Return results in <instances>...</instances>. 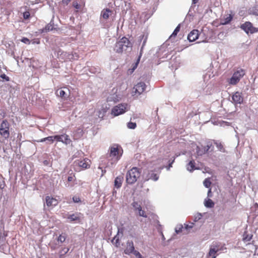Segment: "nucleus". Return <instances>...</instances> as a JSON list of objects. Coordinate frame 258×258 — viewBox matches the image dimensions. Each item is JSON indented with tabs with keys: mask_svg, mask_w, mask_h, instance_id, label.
<instances>
[{
	"mask_svg": "<svg viewBox=\"0 0 258 258\" xmlns=\"http://www.w3.org/2000/svg\"><path fill=\"white\" fill-rule=\"evenodd\" d=\"M122 154V150L120 151L117 146L110 148L109 153L107 155V159L111 165L116 164L120 159Z\"/></svg>",
	"mask_w": 258,
	"mask_h": 258,
	"instance_id": "f257e3e1",
	"label": "nucleus"
},
{
	"mask_svg": "<svg viewBox=\"0 0 258 258\" xmlns=\"http://www.w3.org/2000/svg\"><path fill=\"white\" fill-rule=\"evenodd\" d=\"M142 170L136 167H134L127 171L126 175V181L128 184H132L135 183L141 175Z\"/></svg>",
	"mask_w": 258,
	"mask_h": 258,
	"instance_id": "f03ea898",
	"label": "nucleus"
},
{
	"mask_svg": "<svg viewBox=\"0 0 258 258\" xmlns=\"http://www.w3.org/2000/svg\"><path fill=\"white\" fill-rule=\"evenodd\" d=\"M131 47L132 44L129 39L125 37H123L116 42L114 50L118 53H121L124 51H126L128 48Z\"/></svg>",
	"mask_w": 258,
	"mask_h": 258,
	"instance_id": "7ed1b4c3",
	"label": "nucleus"
},
{
	"mask_svg": "<svg viewBox=\"0 0 258 258\" xmlns=\"http://www.w3.org/2000/svg\"><path fill=\"white\" fill-rule=\"evenodd\" d=\"M245 70L241 68H238L233 73L231 78L228 79V82L230 85H236L241 79L245 75Z\"/></svg>",
	"mask_w": 258,
	"mask_h": 258,
	"instance_id": "20e7f679",
	"label": "nucleus"
},
{
	"mask_svg": "<svg viewBox=\"0 0 258 258\" xmlns=\"http://www.w3.org/2000/svg\"><path fill=\"white\" fill-rule=\"evenodd\" d=\"M130 108V106L127 103H120L114 106L111 109V114L113 116H117L124 113Z\"/></svg>",
	"mask_w": 258,
	"mask_h": 258,
	"instance_id": "39448f33",
	"label": "nucleus"
},
{
	"mask_svg": "<svg viewBox=\"0 0 258 258\" xmlns=\"http://www.w3.org/2000/svg\"><path fill=\"white\" fill-rule=\"evenodd\" d=\"M226 249L224 247V244L221 245L219 242H215L213 243L211 246L209 252L207 255L208 258H216L217 256V252L220 250H223Z\"/></svg>",
	"mask_w": 258,
	"mask_h": 258,
	"instance_id": "423d86ee",
	"label": "nucleus"
},
{
	"mask_svg": "<svg viewBox=\"0 0 258 258\" xmlns=\"http://www.w3.org/2000/svg\"><path fill=\"white\" fill-rule=\"evenodd\" d=\"M10 124L7 119L3 120L0 125V135L6 140L10 137Z\"/></svg>",
	"mask_w": 258,
	"mask_h": 258,
	"instance_id": "0eeeda50",
	"label": "nucleus"
},
{
	"mask_svg": "<svg viewBox=\"0 0 258 258\" xmlns=\"http://www.w3.org/2000/svg\"><path fill=\"white\" fill-rule=\"evenodd\" d=\"M240 28L247 34H253L258 32V28L255 27L250 22H245L240 26Z\"/></svg>",
	"mask_w": 258,
	"mask_h": 258,
	"instance_id": "6e6552de",
	"label": "nucleus"
},
{
	"mask_svg": "<svg viewBox=\"0 0 258 258\" xmlns=\"http://www.w3.org/2000/svg\"><path fill=\"white\" fill-rule=\"evenodd\" d=\"M146 85L144 82H140L136 84L133 88L132 95L133 96L138 97L142 94L145 91Z\"/></svg>",
	"mask_w": 258,
	"mask_h": 258,
	"instance_id": "1a4fd4ad",
	"label": "nucleus"
},
{
	"mask_svg": "<svg viewBox=\"0 0 258 258\" xmlns=\"http://www.w3.org/2000/svg\"><path fill=\"white\" fill-rule=\"evenodd\" d=\"M76 166H78L81 167L82 169L84 170L88 169L90 167L91 161L87 158H84L82 160H77L74 162Z\"/></svg>",
	"mask_w": 258,
	"mask_h": 258,
	"instance_id": "9d476101",
	"label": "nucleus"
},
{
	"mask_svg": "<svg viewBox=\"0 0 258 258\" xmlns=\"http://www.w3.org/2000/svg\"><path fill=\"white\" fill-rule=\"evenodd\" d=\"M132 205L134 208V211L140 216L147 218L148 215L145 210H143L140 204L137 202H134Z\"/></svg>",
	"mask_w": 258,
	"mask_h": 258,
	"instance_id": "9b49d317",
	"label": "nucleus"
},
{
	"mask_svg": "<svg viewBox=\"0 0 258 258\" xmlns=\"http://www.w3.org/2000/svg\"><path fill=\"white\" fill-rule=\"evenodd\" d=\"M54 139L57 142H61L66 145L70 144L72 142L69 136L66 134L54 136Z\"/></svg>",
	"mask_w": 258,
	"mask_h": 258,
	"instance_id": "f8f14e48",
	"label": "nucleus"
},
{
	"mask_svg": "<svg viewBox=\"0 0 258 258\" xmlns=\"http://www.w3.org/2000/svg\"><path fill=\"white\" fill-rule=\"evenodd\" d=\"M158 178L159 176L153 171H149L147 173H145L144 175L145 181H148L150 179L156 181Z\"/></svg>",
	"mask_w": 258,
	"mask_h": 258,
	"instance_id": "ddd939ff",
	"label": "nucleus"
},
{
	"mask_svg": "<svg viewBox=\"0 0 258 258\" xmlns=\"http://www.w3.org/2000/svg\"><path fill=\"white\" fill-rule=\"evenodd\" d=\"M46 204L48 207H53L58 204V201L55 199L50 196H46L45 198Z\"/></svg>",
	"mask_w": 258,
	"mask_h": 258,
	"instance_id": "4468645a",
	"label": "nucleus"
},
{
	"mask_svg": "<svg viewBox=\"0 0 258 258\" xmlns=\"http://www.w3.org/2000/svg\"><path fill=\"white\" fill-rule=\"evenodd\" d=\"M199 30L194 29L188 34L187 39L190 42L195 41L199 38Z\"/></svg>",
	"mask_w": 258,
	"mask_h": 258,
	"instance_id": "2eb2a0df",
	"label": "nucleus"
},
{
	"mask_svg": "<svg viewBox=\"0 0 258 258\" xmlns=\"http://www.w3.org/2000/svg\"><path fill=\"white\" fill-rule=\"evenodd\" d=\"M135 250L133 242L132 241H127L126 247L124 250V253L126 254H130L131 253H133Z\"/></svg>",
	"mask_w": 258,
	"mask_h": 258,
	"instance_id": "dca6fc26",
	"label": "nucleus"
},
{
	"mask_svg": "<svg viewBox=\"0 0 258 258\" xmlns=\"http://www.w3.org/2000/svg\"><path fill=\"white\" fill-rule=\"evenodd\" d=\"M232 100L235 104H241L243 102V97L241 93L239 92H236L232 97Z\"/></svg>",
	"mask_w": 258,
	"mask_h": 258,
	"instance_id": "f3484780",
	"label": "nucleus"
},
{
	"mask_svg": "<svg viewBox=\"0 0 258 258\" xmlns=\"http://www.w3.org/2000/svg\"><path fill=\"white\" fill-rule=\"evenodd\" d=\"M112 11L109 9H103L101 13V16L105 20L109 18V16L112 14Z\"/></svg>",
	"mask_w": 258,
	"mask_h": 258,
	"instance_id": "a211bd4d",
	"label": "nucleus"
},
{
	"mask_svg": "<svg viewBox=\"0 0 258 258\" xmlns=\"http://www.w3.org/2000/svg\"><path fill=\"white\" fill-rule=\"evenodd\" d=\"M120 99L119 96L115 93L110 95L107 98V102H113L116 103L118 102Z\"/></svg>",
	"mask_w": 258,
	"mask_h": 258,
	"instance_id": "6ab92c4d",
	"label": "nucleus"
},
{
	"mask_svg": "<svg viewBox=\"0 0 258 258\" xmlns=\"http://www.w3.org/2000/svg\"><path fill=\"white\" fill-rule=\"evenodd\" d=\"M123 180L122 176H117L114 180V187L116 188H119L121 186L122 182Z\"/></svg>",
	"mask_w": 258,
	"mask_h": 258,
	"instance_id": "aec40b11",
	"label": "nucleus"
},
{
	"mask_svg": "<svg viewBox=\"0 0 258 258\" xmlns=\"http://www.w3.org/2000/svg\"><path fill=\"white\" fill-rule=\"evenodd\" d=\"M196 163L194 160H192L189 162V163L186 165V169L191 172L194 170L197 169V168L196 167Z\"/></svg>",
	"mask_w": 258,
	"mask_h": 258,
	"instance_id": "412c9836",
	"label": "nucleus"
},
{
	"mask_svg": "<svg viewBox=\"0 0 258 258\" xmlns=\"http://www.w3.org/2000/svg\"><path fill=\"white\" fill-rule=\"evenodd\" d=\"M53 30H56V28H55L54 27V24L53 23H52V22H50L49 24H48L47 25H46L45 27V28H44L42 30V32H48V31H52Z\"/></svg>",
	"mask_w": 258,
	"mask_h": 258,
	"instance_id": "4be33fe9",
	"label": "nucleus"
},
{
	"mask_svg": "<svg viewBox=\"0 0 258 258\" xmlns=\"http://www.w3.org/2000/svg\"><path fill=\"white\" fill-rule=\"evenodd\" d=\"M145 42H144L143 44V45L141 47V51H140V55L138 57V58L136 61V62L134 64V66H133V68L132 69V72H134V70L137 68L138 67V65L140 62V58L142 56V52H143V47L145 45Z\"/></svg>",
	"mask_w": 258,
	"mask_h": 258,
	"instance_id": "5701e85b",
	"label": "nucleus"
},
{
	"mask_svg": "<svg viewBox=\"0 0 258 258\" xmlns=\"http://www.w3.org/2000/svg\"><path fill=\"white\" fill-rule=\"evenodd\" d=\"M205 206L207 208H213L214 206V203L210 199H206L204 202Z\"/></svg>",
	"mask_w": 258,
	"mask_h": 258,
	"instance_id": "b1692460",
	"label": "nucleus"
},
{
	"mask_svg": "<svg viewBox=\"0 0 258 258\" xmlns=\"http://www.w3.org/2000/svg\"><path fill=\"white\" fill-rule=\"evenodd\" d=\"M196 153L198 156H202L203 155H204L206 153L204 148H203V146H197L196 149Z\"/></svg>",
	"mask_w": 258,
	"mask_h": 258,
	"instance_id": "393cba45",
	"label": "nucleus"
},
{
	"mask_svg": "<svg viewBox=\"0 0 258 258\" xmlns=\"http://www.w3.org/2000/svg\"><path fill=\"white\" fill-rule=\"evenodd\" d=\"M214 144L216 145L217 148L220 152L223 153L226 152V150L224 147V146L221 142L216 141L214 142Z\"/></svg>",
	"mask_w": 258,
	"mask_h": 258,
	"instance_id": "a878e982",
	"label": "nucleus"
},
{
	"mask_svg": "<svg viewBox=\"0 0 258 258\" xmlns=\"http://www.w3.org/2000/svg\"><path fill=\"white\" fill-rule=\"evenodd\" d=\"M69 248L63 247L59 252V258H63L64 255L69 251Z\"/></svg>",
	"mask_w": 258,
	"mask_h": 258,
	"instance_id": "bb28decb",
	"label": "nucleus"
},
{
	"mask_svg": "<svg viewBox=\"0 0 258 258\" xmlns=\"http://www.w3.org/2000/svg\"><path fill=\"white\" fill-rule=\"evenodd\" d=\"M67 238V234L66 233H61L59 235L57 238V241L60 243H63L65 241Z\"/></svg>",
	"mask_w": 258,
	"mask_h": 258,
	"instance_id": "cd10ccee",
	"label": "nucleus"
},
{
	"mask_svg": "<svg viewBox=\"0 0 258 258\" xmlns=\"http://www.w3.org/2000/svg\"><path fill=\"white\" fill-rule=\"evenodd\" d=\"M56 94L57 96L60 97L61 98H66L67 94L66 92L62 90H57L56 91Z\"/></svg>",
	"mask_w": 258,
	"mask_h": 258,
	"instance_id": "c85d7f7f",
	"label": "nucleus"
},
{
	"mask_svg": "<svg viewBox=\"0 0 258 258\" xmlns=\"http://www.w3.org/2000/svg\"><path fill=\"white\" fill-rule=\"evenodd\" d=\"M46 141H49L51 144L53 143L54 141V136H49L48 137L43 138L41 139L39 142H43Z\"/></svg>",
	"mask_w": 258,
	"mask_h": 258,
	"instance_id": "c756f323",
	"label": "nucleus"
},
{
	"mask_svg": "<svg viewBox=\"0 0 258 258\" xmlns=\"http://www.w3.org/2000/svg\"><path fill=\"white\" fill-rule=\"evenodd\" d=\"M204 185L206 187L209 188L211 185V182L210 181V178H207L205 179L204 181Z\"/></svg>",
	"mask_w": 258,
	"mask_h": 258,
	"instance_id": "7c9ffc66",
	"label": "nucleus"
},
{
	"mask_svg": "<svg viewBox=\"0 0 258 258\" xmlns=\"http://www.w3.org/2000/svg\"><path fill=\"white\" fill-rule=\"evenodd\" d=\"M232 19H233V16L231 14L227 15L226 16V17L225 18V19H224L225 21L223 24H226L230 23L231 21V20H232Z\"/></svg>",
	"mask_w": 258,
	"mask_h": 258,
	"instance_id": "2f4dec72",
	"label": "nucleus"
},
{
	"mask_svg": "<svg viewBox=\"0 0 258 258\" xmlns=\"http://www.w3.org/2000/svg\"><path fill=\"white\" fill-rule=\"evenodd\" d=\"M180 25H178L176 27V28L175 29V30H174L173 32L172 33V34H171V35L170 36V37H175L177 33L179 32V30H180Z\"/></svg>",
	"mask_w": 258,
	"mask_h": 258,
	"instance_id": "473e14b6",
	"label": "nucleus"
},
{
	"mask_svg": "<svg viewBox=\"0 0 258 258\" xmlns=\"http://www.w3.org/2000/svg\"><path fill=\"white\" fill-rule=\"evenodd\" d=\"M112 242L116 246L119 247L120 245V242L118 238H116V236L114 237L112 240Z\"/></svg>",
	"mask_w": 258,
	"mask_h": 258,
	"instance_id": "72a5a7b5",
	"label": "nucleus"
},
{
	"mask_svg": "<svg viewBox=\"0 0 258 258\" xmlns=\"http://www.w3.org/2000/svg\"><path fill=\"white\" fill-rule=\"evenodd\" d=\"M127 126L128 128L135 129L137 126V124H136V122H133L130 121L129 122H128V123L127 124Z\"/></svg>",
	"mask_w": 258,
	"mask_h": 258,
	"instance_id": "f704fd0d",
	"label": "nucleus"
},
{
	"mask_svg": "<svg viewBox=\"0 0 258 258\" xmlns=\"http://www.w3.org/2000/svg\"><path fill=\"white\" fill-rule=\"evenodd\" d=\"M68 219H70L71 221H74L77 220H78L79 217L76 216L75 214H72L68 217Z\"/></svg>",
	"mask_w": 258,
	"mask_h": 258,
	"instance_id": "c9c22d12",
	"label": "nucleus"
},
{
	"mask_svg": "<svg viewBox=\"0 0 258 258\" xmlns=\"http://www.w3.org/2000/svg\"><path fill=\"white\" fill-rule=\"evenodd\" d=\"M0 78H1L3 81L4 80H5L6 81H10V78L5 74H1L0 75Z\"/></svg>",
	"mask_w": 258,
	"mask_h": 258,
	"instance_id": "e433bc0d",
	"label": "nucleus"
},
{
	"mask_svg": "<svg viewBox=\"0 0 258 258\" xmlns=\"http://www.w3.org/2000/svg\"><path fill=\"white\" fill-rule=\"evenodd\" d=\"M212 145L211 143H208L206 146H203V148H204L206 153L209 151V150L212 147Z\"/></svg>",
	"mask_w": 258,
	"mask_h": 258,
	"instance_id": "4c0bfd02",
	"label": "nucleus"
},
{
	"mask_svg": "<svg viewBox=\"0 0 258 258\" xmlns=\"http://www.w3.org/2000/svg\"><path fill=\"white\" fill-rule=\"evenodd\" d=\"M133 253L138 258H144L141 254L137 250H135Z\"/></svg>",
	"mask_w": 258,
	"mask_h": 258,
	"instance_id": "58836bf2",
	"label": "nucleus"
},
{
	"mask_svg": "<svg viewBox=\"0 0 258 258\" xmlns=\"http://www.w3.org/2000/svg\"><path fill=\"white\" fill-rule=\"evenodd\" d=\"M73 201L74 203H79L81 202V199L79 196H74L73 197Z\"/></svg>",
	"mask_w": 258,
	"mask_h": 258,
	"instance_id": "ea45409f",
	"label": "nucleus"
},
{
	"mask_svg": "<svg viewBox=\"0 0 258 258\" xmlns=\"http://www.w3.org/2000/svg\"><path fill=\"white\" fill-rule=\"evenodd\" d=\"M30 14L29 12H25L23 13V17L24 19H28L30 17Z\"/></svg>",
	"mask_w": 258,
	"mask_h": 258,
	"instance_id": "a19ab883",
	"label": "nucleus"
},
{
	"mask_svg": "<svg viewBox=\"0 0 258 258\" xmlns=\"http://www.w3.org/2000/svg\"><path fill=\"white\" fill-rule=\"evenodd\" d=\"M73 6L74 8H75L76 9L79 10L81 8V5H79L77 2H74L73 3Z\"/></svg>",
	"mask_w": 258,
	"mask_h": 258,
	"instance_id": "79ce46f5",
	"label": "nucleus"
},
{
	"mask_svg": "<svg viewBox=\"0 0 258 258\" xmlns=\"http://www.w3.org/2000/svg\"><path fill=\"white\" fill-rule=\"evenodd\" d=\"M21 41L25 43H26V44H30V41L29 39H28L27 38H26V37H23L22 39H21Z\"/></svg>",
	"mask_w": 258,
	"mask_h": 258,
	"instance_id": "37998d69",
	"label": "nucleus"
},
{
	"mask_svg": "<svg viewBox=\"0 0 258 258\" xmlns=\"http://www.w3.org/2000/svg\"><path fill=\"white\" fill-rule=\"evenodd\" d=\"M75 177V174H74L73 176H69L68 178V181L70 182L74 180Z\"/></svg>",
	"mask_w": 258,
	"mask_h": 258,
	"instance_id": "c03bdc74",
	"label": "nucleus"
},
{
	"mask_svg": "<svg viewBox=\"0 0 258 258\" xmlns=\"http://www.w3.org/2000/svg\"><path fill=\"white\" fill-rule=\"evenodd\" d=\"M71 0H62V3L65 5H68Z\"/></svg>",
	"mask_w": 258,
	"mask_h": 258,
	"instance_id": "a18cd8bd",
	"label": "nucleus"
},
{
	"mask_svg": "<svg viewBox=\"0 0 258 258\" xmlns=\"http://www.w3.org/2000/svg\"><path fill=\"white\" fill-rule=\"evenodd\" d=\"M183 228V227L182 226H181L180 228H179L178 230L177 229H176V232L177 233H179V232H181L182 231V229Z\"/></svg>",
	"mask_w": 258,
	"mask_h": 258,
	"instance_id": "49530a36",
	"label": "nucleus"
},
{
	"mask_svg": "<svg viewBox=\"0 0 258 258\" xmlns=\"http://www.w3.org/2000/svg\"><path fill=\"white\" fill-rule=\"evenodd\" d=\"M251 237H252V236H250V237H248V235H247L246 236L244 237L243 239H244V240H246L247 241H249V240H250V239H251Z\"/></svg>",
	"mask_w": 258,
	"mask_h": 258,
	"instance_id": "de8ad7c7",
	"label": "nucleus"
},
{
	"mask_svg": "<svg viewBox=\"0 0 258 258\" xmlns=\"http://www.w3.org/2000/svg\"><path fill=\"white\" fill-rule=\"evenodd\" d=\"M192 227H193V226H192V225H190V226H189V225H186L185 226V228L186 230H187V229H189V228H192Z\"/></svg>",
	"mask_w": 258,
	"mask_h": 258,
	"instance_id": "09e8293b",
	"label": "nucleus"
},
{
	"mask_svg": "<svg viewBox=\"0 0 258 258\" xmlns=\"http://www.w3.org/2000/svg\"><path fill=\"white\" fill-rule=\"evenodd\" d=\"M211 189L210 188L209 191H208V197H210L211 196Z\"/></svg>",
	"mask_w": 258,
	"mask_h": 258,
	"instance_id": "8fccbe9b",
	"label": "nucleus"
},
{
	"mask_svg": "<svg viewBox=\"0 0 258 258\" xmlns=\"http://www.w3.org/2000/svg\"><path fill=\"white\" fill-rule=\"evenodd\" d=\"M198 1H199V0H192V3L195 4L197 3Z\"/></svg>",
	"mask_w": 258,
	"mask_h": 258,
	"instance_id": "3c124183",
	"label": "nucleus"
},
{
	"mask_svg": "<svg viewBox=\"0 0 258 258\" xmlns=\"http://www.w3.org/2000/svg\"><path fill=\"white\" fill-rule=\"evenodd\" d=\"M256 224H256V225L258 227V220H257V219H256Z\"/></svg>",
	"mask_w": 258,
	"mask_h": 258,
	"instance_id": "603ef678",
	"label": "nucleus"
},
{
	"mask_svg": "<svg viewBox=\"0 0 258 258\" xmlns=\"http://www.w3.org/2000/svg\"><path fill=\"white\" fill-rule=\"evenodd\" d=\"M172 167V163H170V164L169 165V168H168V169H169V168H170V167Z\"/></svg>",
	"mask_w": 258,
	"mask_h": 258,
	"instance_id": "864d4df0",
	"label": "nucleus"
},
{
	"mask_svg": "<svg viewBox=\"0 0 258 258\" xmlns=\"http://www.w3.org/2000/svg\"><path fill=\"white\" fill-rule=\"evenodd\" d=\"M254 13H255V14L256 15H257V16H258V10H257L256 12H255Z\"/></svg>",
	"mask_w": 258,
	"mask_h": 258,
	"instance_id": "5fc2aeb1",
	"label": "nucleus"
},
{
	"mask_svg": "<svg viewBox=\"0 0 258 258\" xmlns=\"http://www.w3.org/2000/svg\"><path fill=\"white\" fill-rule=\"evenodd\" d=\"M161 234H162L163 238H164V235H163V234L162 233V232H161Z\"/></svg>",
	"mask_w": 258,
	"mask_h": 258,
	"instance_id": "6e6d98bb",
	"label": "nucleus"
},
{
	"mask_svg": "<svg viewBox=\"0 0 258 258\" xmlns=\"http://www.w3.org/2000/svg\"><path fill=\"white\" fill-rule=\"evenodd\" d=\"M51 248H52L53 249H55V247H51Z\"/></svg>",
	"mask_w": 258,
	"mask_h": 258,
	"instance_id": "4d7b16f0",
	"label": "nucleus"
},
{
	"mask_svg": "<svg viewBox=\"0 0 258 258\" xmlns=\"http://www.w3.org/2000/svg\"><path fill=\"white\" fill-rule=\"evenodd\" d=\"M256 219L258 220V216L256 217Z\"/></svg>",
	"mask_w": 258,
	"mask_h": 258,
	"instance_id": "13d9d810",
	"label": "nucleus"
}]
</instances>
